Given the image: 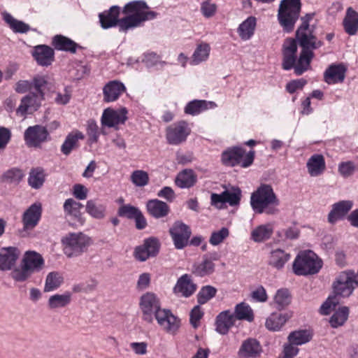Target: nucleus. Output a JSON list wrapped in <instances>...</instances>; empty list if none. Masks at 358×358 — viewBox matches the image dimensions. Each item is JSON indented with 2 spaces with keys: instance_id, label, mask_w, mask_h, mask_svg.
I'll use <instances>...</instances> for the list:
<instances>
[{
  "instance_id": "1",
  "label": "nucleus",
  "mask_w": 358,
  "mask_h": 358,
  "mask_svg": "<svg viewBox=\"0 0 358 358\" xmlns=\"http://www.w3.org/2000/svg\"><path fill=\"white\" fill-rule=\"evenodd\" d=\"M123 13L127 15L118 20L120 8L113 6L108 10L100 13L99 17L101 27L108 29L118 24L121 31H127L157 16L156 12L149 10V7L143 1H134L127 3L123 8Z\"/></svg>"
},
{
  "instance_id": "2",
  "label": "nucleus",
  "mask_w": 358,
  "mask_h": 358,
  "mask_svg": "<svg viewBox=\"0 0 358 358\" xmlns=\"http://www.w3.org/2000/svg\"><path fill=\"white\" fill-rule=\"evenodd\" d=\"M296 38L302 48L299 57V65L296 68V75L301 76L310 67L311 60L315 55L313 50L322 46L323 42L314 35L313 29L298 28Z\"/></svg>"
},
{
  "instance_id": "3",
  "label": "nucleus",
  "mask_w": 358,
  "mask_h": 358,
  "mask_svg": "<svg viewBox=\"0 0 358 358\" xmlns=\"http://www.w3.org/2000/svg\"><path fill=\"white\" fill-rule=\"evenodd\" d=\"M252 209L256 213L274 215L278 212L280 201L270 185H261L250 199Z\"/></svg>"
},
{
  "instance_id": "4",
  "label": "nucleus",
  "mask_w": 358,
  "mask_h": 358,
  "mask_svg": "<svg viewBox=\"0 0 358 358\" xmlns=\"http://www.w3.org/2000/svg\"><path fill=\"white\" fill-rule=\"evenodd\" d=\"M43 264L44 260L40 254L34 251H27L20 266L11 271L10 276L16 282L26 281L33 273L39 271Z\"/></svg>"
},
{
  "instance_id": "5",
  "label": "nucleus",
  "mask_w": 358,
  "mask_h": 358,
  "mask_svg": "<svg viewBox=\"0 0 358 358\" xmlns=\"http://www.w3.org/2000/svg\"><path fill=\"white\" fill-rule=\"evenodd\" d=\"M64 253L69 258L79 257L92 245L91 237L83 232L69 233L62 239Z\"/></svg>"
},
{
  "instance_id": "6",
  "label": "nucleus",
  "mask_w": 358,
  "mask_h": 358,
  "mask_svg": "<svg viewBox=\"0 0 358 358\" xmlns=\"http://www.w3.org/2000/svg\"><path fill=\"white\" fill-rule=\"evenodd\" d=\"M301 3L300 0H282L278 10V20L285 32L294 30L297 21Z\"/></svg>"
},
{
  "instance_id": "7",
  "label": "nucleus",
  "mask_w": 358,
  "mask_h": 358,
  "mask_svg": "<svg viewBox=\"0 0 358 358\" xmlns=\"http://www.w3.org/2000/svg\"><path fill=\"white\" fill-rule=\"evenodd\" d=\"M322 260L313 251L300 252L293 263V271L298 275H313L322 268Z\"/></svg>"
},
{
  "instance_id": "8",
  "label": "nucleus",
  "mask_w": 358,
  "mask_h": 358,
  "mask_svg": "<svg viewBox=\"0 0 358 358\" xmlns=\"http://www.w3.org/2000/svg\"><path fill=\"white\" fill-rule=\"evenodd\" d=\"M254 158V150L245 153V150L239 147L229 148L222 154V162L228 166L241 165V167L247 168L253 163Z\"/></svg>"
},
{
  "instance_id": "9",
  "label": "nucleus",
  "mask_w": 358,
  "mask_h": 358,
  "mask_svg": "<svg viewBox=\"0 0 358 358\" xmlns=\"http://www.w3.org/2000/svg\"><path fill=\"white\" fill-rule=\"evenodd\" d=\"M139 306L142 311L143 320L148 323L153 322L154 316L162 309L159 299L152 292H146L142 295Z\"/></svg>"
},
{
  "instance_id": "10",
  "label": "nucleus",
  "mask_w": 358,
  "mask_h": 358,
  "mask_svg": "<svg viewBox=\"0 0 358 358\" xmlns=\"http://www.w3.org/2000/svg\"><path fill=\"white\" fill-rule=\"evenodd\" d=\"M297 48L296 41L291 38H288L285 40L282 48V68L285 71L294 69L296 75V68L299 65V59H297Z\"/></svg>"
},
{
  "instance_id": "11",
  "label": "nucleus",
  "mask_w": 358,
  "mask_h": 358,
  "mask_svg": "<svg viewBox=\"0 0 358 358\" xmlns=\"http://www.w3.org/2000/svg\"><path fill=\"white\" fill-rule=\"evenodd\" d=\"M169 234L175 248L182 250L188 245L192 231L189 227L182 222L176 221L170 227Z\"/></svg>"
},
{
  "instance_id": "12",
  "label": "nucleus",
  "mask_w": 358,
  "mask_h": 358,
  "mask_svg": "<svg viewBox=\"0 0 358 358\" xmlns=\"http://www.w3.org/2000/svg\"><path fill=\"white\" fill-rule=\"evenodd\" d=\"M41 213L42 208L40 203H34L25 210L22 217L23 224V228L20 230L22 236L29 235L30 231L38 224Z\"/></svg>"
},
{
  "instance_id": "13",
  "label": "nucleus",
  "mask_w": 358,
  "mask_h": 358,
  "mask_svg": "<svg viewBox=\"0 0 358 358\" xmlns=\"http://www.w3.org/2000/svg\"><path fill=\"white\" fill-rule=\"evenodd\" d=\"M191 129L185 121L174 123L166 128V138L171 145H178L185 141L190 134Z\"/></svg>"
},
{
  "instance_id": "14",
  "label": "nucleus",
  "mask_w": 358,
  "mask_h": 358,
  "mask_svg": "<svg viewBox=\"0 0 358 358\" xmlns=\"http://www.w3.org/2000/svg\"><path fill=\"white\" fill-rule=\"evenodd\" d=\"M352 278L351 271L339 273L332 285L334 296L348 297L352 294L355 286Z\"/></svg>"
},
{
  "instance_id": "15",
  "label": "nucleus",
  "mask_w": 358,
  "mask_h": 358,
  "mask_svg": "<svg viewBox=\"0 0 358 358\" xmlns=\"http://www.w3.org/2000/svg\"><path fill=\"white\" fill-rule=\"evenodd\" d=\"M160 248V243L158 238L150 237L144 240L143 243L136 246L134 249V256L140 261L145 262L150 257L157 255Z\"/></svg>"
},
{
  "instance_id": "16",
  "label": "nucleus",
  "mask_w": 358,
  "mask_h": 358,
  "mask_svg": "<svg viewBox=\"0 0 358 358\" xmlns=\"http://www.w3.org/2000/svg\"><path fill=\"white\" fill-rule=\"evenodd\" d=\"M154 317L158 324L169 334H175L180 326V320L169 310L162 308Z\"/></svg>"
},
{
  "instance_id": "17",
  "label": "nucleus",
  "mask_w": 358,
  "mask_h": 358,
  "mask_svg": "<svg viewBox=\"0 0 358 358\" xmlns=\"http://www.w3.org/2000/svg\"><path fill=\"white\" fill-rule=\"evenodd\" d=\"M48 136L46 128L41 125L29 127L24 132V141L29 147H39L47 140Z\"/></svg>"
},
{
  "instance_id": "18",
  "label": "nucleus",
  "mask_w": 358,
  "mask_h": 358,
  "mask_svg": "<svg viewBox=\"0 0 358 358\" xmlns=\"http://www.w3.org/2000/svg\"><path fill=\"white\" fill-rule=\"evenodd\" d=\"M21 255L16 247H4L0 249V271H10L16 264Z\"/></svg>"
},
{
  "instance_id": "19",
  "label": "nucleus",
  "mask_w": 358,
  "mask_h": 358,
  "mask_svg": "<svg viewBox=\"0 0 358 358\" xmlns=\"http://www.w3.org/2000/svg\"><path fill=\"white\" fill-rule=\"evenodd\" d=\"M262 352L260 343L253 338H248L243 341L238 351L239 358H257Z\"/></svg>"
},
{
  "instance_id": "20",
  "label": "nucleus",
  "mask_w": 358,
  "mask_h": 358,
  "mask_svg": "<svg viewBox=\"0 0 358 358\" xmlns=\"http://www.w3.org/2000/svg\"><path fill=\"white\" fill-rule=\"evenodd\" d=\"M127 110L126 108H122L119 110H115L110 108L104 110L101 123L108 127H115L119 124H123L127 120Z\"/></svg>"
},
{
  "instance_id": "21",
  "label": "nucleus",
  "mask_w": 358,
  "mask_h": 358,
  "mask_svg": "<svg viewBox=\"0 0 358 358\" xmlns=\"http://www.w3.org/2000/svg\"><path fill=\"white\" fill-rule=\"evenodd\" d=\"M353 206V202L350 200H343L335 203L328 215V221L333 224L338 220H343Z\"/></svg>"
},
{
  "instance_id": "22",
  "label": "nucleus",
  "mask_w": 358,
  "mask_h": 358,
  "mask_svg": "<svg viewBox=\"0 0 358 358\" xmlns=\"http://www.w3.org/2000/svg\"><path fill=\"white\" fill-rule=\"evenodd\" d=\"M43 98L44 94H36V92H31L25 96L21 100V103L17 109V113L23 116L29 109L36 110Z\"/></svg>"
},
{
  "instance_id": "23",
  "label": "nucleus",
  "mask_w": 358,
  "mask_h": 358,
  "mask_svg": "<svg viewBox=\"0 0 358 358\" xmlns=\"http://www.w3.org/2000/svg\"><path fill=\"white\" fill-rule=\"evenodd\" d=\"M32 56L38 64L48 66L54 61L55 52L50 47L45 45H39L34 47Z\"/></svg>"
},
{
  "instance_id": "24",
  "label": "nucleus",
  "mask_w": 358,
  "mask_h": 358,
  "mask_svg": "<svg viewBox=\"0 0 358 358\" xmlns=\"http://www.w3.org/2000/svg\"><path fill=\"white\" fill-rule=\"evenodd\" d=\"M126 91L124 85L118 80L108 82L103 88V101L113 102Z\"/></svg>"
},
{
  "instance_id": "25",
  "label": "nucleus",
  "mask_w": 358,
  "mask_h": 358,
  "mask_svg": "<svg viewBox=\"0 0 358 358\" xmlns=\"http://www.w3.org/2000/svg\"><path fill=\"white\" fill-rule=\"evenodd\" d=\"M234 314L230 310H224L218 314L216 317L215 326L216 331L222 334H227L230 328L232 327L236 322Z\"/></svg>"
},
{
  "instance_id": "26",
  "label": "nucleus",
  "mask_w": 358,
  "mask_h": 358,
  "mask_svg": "<svg viewBox=\"0 0 358 358\" xmlns=\"http://www.w3.org/2000/svg\"><path fill=\"white\" fill-rule=\"evenodd\" d=\"M196 287L197 286L192 282L191 276L188 274H185L178 278L173 291L174 293L187 298L195 292Z\"/></svg>"
},
{
  "instance_id": "27",
  "label": "nucleus",
  "mask_w": 358,
  "mask_h": 358,
  "mask_svg": "<svg viewBox=\"0 0 358 358\" xmlns=\"http://www.w3.org/2000/svg\"><path fill=\"white\" fill-rule=\"evenodd\" d=\"M346 68L343 64H331L324 73V81L331 85L343 82Z\"/></svg>"
},
{
  "instance_id": "28",
  "label": "nucleus",
  "mask_w": 358,
  "mask_h": 358,
  "mask_svg": "<svg viewBox=\"0 0 358 358\" xmlns=\"http://www.w3.org/2000/svg\"><path fill=\"white\" fill-rule=\"evenodd\" d=\"M308 172L312 177H317L323 173L326 169L325 160L322 155H312L306 163Z\"/></svg>"
},
{
  "instance_id": "29",
  "label": "nucleus",
  "mask_w": 358,
  "mask_h": 358,
  "mask_svg": "<svg viewBox=\"0 0 358 358\" xmlns=\"http://www.w3.org/2000/svg\"><path fill=\"white\" fill-rule=\"evenodd\" d=\"M83 205L73 199H68L64 203V210L67 216L74 219L80 224L85 223V218L83 216L80 209Z\"/></svg>"
},
{
  "instance_id": "30",
  "label": "nucleus",
  "mask_w": 358,
  "mask_h": 358,
  "mask_svg": "<svg viewBox=\"0 0 358 358\" xmlns=\"http://www.w3.org/2000/svg\"><path fill=\"white\" fill-rule=\"evenodd\" d=\"M291 317V313H273L266 319L265 326L270 331H279Z\"/></svg>"
},
{
  "instance_id": "31",
  "label": "nucleus",
  "mask_w": 358,
  "mask_h": 358,
  "mask_svg": "<svg viewBox=\"0 0 358 358\" xmlns=\"http://www.w3.org/2000/svg\"><path fill=\"white\" fill-rule=\"evenodd\" d=\"M146 207L150 215L157 219L166 216L170 210L167 203L158 199L148 201Z\"/></svg>"
},
{
  "instance_id": "32",
  "label": "nucleus",
  "mask_w": 358,
  "mask_h": 358,
  "mask_svg": "<svg viewBox=\"0 0 358 358\" xmlns=\"http://www.w3.org/2000/svg\"><path fill=\"white\" fill-rule=\"evenodd\" d=\"M84 138L83 134L79 131L69 134L61 146V152L66 156L69 155L73 150L79 146L78 141L83 140Z\"/></svg>"
},
{
  "instance_id": "33",
  "label": "nucleus",
  "mask_w": 358,
  "mask_h": 358,
  "mask_svg": "<svg viewBox=\"0 0 358 358\" xmlns=\"http://www.w3.org/2000/svg\"><path fill=\"white\" fill-rule=\"evenodd\" d=\"M197 176L192 169H185L176 176L175 182L180 188H189L195 185Z\"/></svg>"
},
{
  "instance_id": "34",
  "label": "nucleus",
  "mask_w": 358,
  "mask_h": 358,
  "mask_svg": "<svg viewBox=\"0 0 358 358\" xmlns=\"http://www.w3.org/2000/svg\"><path fill=\"white\" fill-rule=\"evenodd\" d=\"M85 211L92 218L100 220L106 217V206L96 199H90L86 203Z\"/></svg>"
},
{
  "instance_id": "35",
  "label": "nucleus",
  "mask_w": 358,
  "mask_h": 358,
  "mask_svg": "<svg viewBox=\"0 0 358 358\" xmlns=\"http://www.w3.org/2000/svg\"><path fill=\"white\" fill-rule=\"evenodd\" d=\"M343 27L345 32L349 35H355L358 31V13L351 7L347 9L343 20Z\"/></svg>"
},
{
  "instance_id": "36",
  "label": "nucleus",
  "mask_w": 358,
  "mask_h": 358,
  "mask_svg": "<svg viewBox=\"0 0 358 358\" xmlns=\"http://www.w3.org/2000/svg\"><path fill=\"white\" fill-rule=\"evenodd\" d=\"M257 20L255 17H248L238 27L237 32L243 41H248L254 35Z\"/></svg>"
},
{
  "instance_id": "37",
  "label": "nucleus",
  "mask_w": 358,
  "mask_h": 358,
  "mask_svg": "<svg viewBox=\"0 0 358 358\" xmlns=\"http://www.w3.org/2000/svg\"><path fill=\"white\" fill-rule=\"evenodd\" d=\"M71 296V293L69 292H65L62 294H53L48 299V306L51 310L65 308L70 304Z\"/></svg>"
},
{
  "instance_id": "38",
  "label": "nucleus",
  "mask_w": 358,
  "mask_h": 358,
  "mask_svg": "<svg viewBox=\"0 0 358 358\" xmlns=\"http://www.w3.org/2000/svg\"><path fill=\"white\" fill-rule=\"evenodd\" d=\"M192 271L196 276L203 277L210 275L215 271V264L207 255H204L203 261L200 263L194 264Z\"/></svg>"
},
{
  "instance_id": "39",
  "label": "nucleus",
  "mask_w": 358,
  "mask_h": 358,
  "mask_svg": "<svg viewBox=\"0 0 358 358\" xmlns=\"http://www.w3.org/2000/svg\"><path fill=\"white\" fill-rule=\"evenodd\" d=\"M215 106V103L213 101L194 100L187 104L185 108V113L189 115H195L208 108H213Z\"/></svg>"
},
{
  "instance_id": "40",
  "label": "nucleus",
  "mask_w": 358,
  "mask_h": 358,
  "mask_svg": "<svg viewBox=\"0 0 358 358\" xmlns=\"http://www.w3.org/2000/svg\"><path fill=\"white\" fill-rule=\"evenodd\" d=\"M52 45L55 49L75 53L78 44L71 39L62 35H56L52 39Z\"/></svg>"
},
{
  "instance_id": "41",
  "label": "nucleus",
  "mask_w": 358,
  "mask_h": 358,
  "mask_svg": "<svg viewBox=\"0 0 358 358\" xmlns=\"http://www.w3.org/2000/svg\"><path fill=\"white\" fill-rule=\"evenodd\" d=\"M210 47L206 43H201L199 44L192 57L190 64L196 66L200 63L206 61L210 55Z\"/></svg>"
},
{
  "instance_id": "42",
  "label": "nucleus",
  "mask_w": 358,
  "mask_h": 358,
  "mask_svg": "<svg viewBox=\"0 0 358 358\" xmlns=\"http://www.w3.org/2000/svg\"><path fill=\"white\" fill-rule=\"evenodd\" d=\"M290 259V255L281 249H276L271 252L268 264L277 269L282 268Z\"/></svg>"
},
{
  "instance_id": "43",
  "label": "nucleus",
  "mask_w": 358,
  "mask_h": 358,
  "mask_svg": "<svg viewBox=\"0 0 358 358\" xmlns=\"http://www.w3.org/2000/svg\"><path fill=\"white\" fill-rule=\"evenodd\" d=\"M292 301V296L286 288L277 290L273 297V305L278 310H282L288 306Z\"/></svg>"
},
{
  "instance_id": "44",
  "label": "nucleus",
  "mask_w": 358,
  "mask_h": 358,
  "mask_svg": "<svg viewBox=\"0 0 358 358\" xmlns=\"http://www.w3.org/2000/svg\"><path fill=\"white\" fill-rule=\"evenodd\" d=\"M3 16L4 21L15 33L24 34L29 31L30 27L29 24L14 18L10 14L5 13Z\"/></svg>"
},
{
  "instance_id": "45",
  "label": "nucleus",
  "mask_w": 358,
  "mask_h": 358,
  "mask_svg": "<svg viewBox=\"0 0 358 358\" xmlns=\"http://www.w3.org/2000/svg\"><path fill=\"white\" fill-rule=\"evenodd\" d=\"M288 341L295 345H301L309 342L312 338V334L306 329L292 331L288 336Z\"/></svg>"
},
{
  "instance_id": "46",
  "label": "nucleus",
  "mask_w": 358,
  "mask_h": 358,
  "mask_svg": "<svg viewBox=\"0 0 358 358\" xmlns=\"http://www.w3.org/2000/svg\"><path fill=\"white\" fill-rule=\"evenodd\" d=\"M273 234V227L271 224H262L252 230V238L255 242H262L268 239Z\"/></svg>"
},
{
  "instance_id": "47",
  "label": "nucleus",
  "mask_w": 358,
  "mask_h": 358,
  "mask_svg": "<svg viewBox=\"0 0 358 358\" xmlns=\"http://www.w3.org/2000/svg\"><path fill=\"white\" fill-rule=\"evenodd\" d=\"M63 283V277L58 272H50L48 274L45 286H44V292H49L59 288L61 285Z\"/></svg>"
},
{
  "instance_id": "48",
  "label": "nucleus",
  "mask_w": 358,
  "mask_h": 358,
  "mask_svg": "<svg viewBox=\"0 0 358 358\" xmlns=\"http://www.w3.org/2000/svg\"><path fill=\"white\" fill-rule=\"evenodd\" d=\"M236 320L252 322L254 319L253 311L250 306L245 303H241L235 307Z\"/></svg>"
},
{
  "instance_id": "49",
  "label": "nucleus",
  "mask_w": 358,
  "mask_h": 358,
  "mask_svg": "<svg viewBox=\"0 0 358 358\" xmlns=\"http://www.w3.org/2000/svg\"><path fill=\"white\" fill-rule=\"evenodd\" d=\"M348 315L349 308L346 306L341 307L330 317L329 323L333 328L343 326L347 321Z\"/></svg>"
},
{
  "instance_id": "50",
  "label": "nucleus",
  "mask_w": 358,
  "mask_h": 358,
  "mask_svg": "<svg viewBox=\"0 0 358 358\" xmlns=\"http://www.w3.org/2000/svg\"><path fill=\"white\" fill-rule=\"evenodd\" d=\"M45 181L43 170L41 168L32 169L30 171L28 182L29 185L34 189L40 188Z\"/></svg>"
},
{
  "instance_id": "51",
  "label": "nucleus",
  "mask_w": 358,
  "mask_h": 358,
  "mask_svg": "<svg viewBox=\"0 0 358 358\" xmlns=\"http://www.w3.org/2000/svg\"><path fill=\"white\" fill-rule=\"evenodd\" d=\"M217 289L210 285L203 287L197 294V301L199 304H204L216 294Z\"/></svg>"
},
{
  "instance_id": "52",
  "label": "nucleus",
  "mask_w": 358,
  "mask_h": 358,
  "mask_svg": "<svg viewBox=\"0 0 358 358\" xmlns=\"http://www.w3.org/2000/svg\"><path fill=\"white\" fill-rule=\"evenodd\" d=\"M131 182L137 187L145 186L149 182V176L147 172L142 170H136L131 175Z\"/></svg>"
},
{
  "instance_id": "53",
  "label": "nucleus",
  "mask_w": 358,
  "mask_h": 358,
  "mask_svg": "<svg viewBox=\"0 0 358 358\" xmlns=\"http://www.w3.org/2000/svg\"><path fill=\"white\" fill-rule=\"evenodd\" d=\"M229 235V231L227 227H222L220 230L212 232L209 243L212 245H217L223 242Z\"/></svg>"
},
{
  "instance_id": "54",
  "label": "nucleus",
  "mask_w": 358,
  "mask_h": 358,
  "mask_svg": "<svg viewBox=\"0 0 358 358\" xmlns=\"http://www.w3.org/2000/svg\"><path fill=\"white\" fill-rule=\"evenodd\" d=\"M141 210L135 206L129 204L123 205L118 209V215L128 219H134Z\"/></svg>"
},
{
  "instance_id": "55",
  "label": "nucleus",
  "mask_w": 358,
  "mask_h": 358,
  "mask_svg": "<svg viewBox=\"0 0 358 358\" xmlns=\"http://www.w3.org/2000/svg\"><path fill=\"white\" fill-rule=\"evenodd\" d=\"M217 8L216 3H213L210 0H206L201 3L200 10L205 17L210 18L215 15Z\"/></svg>"
},
{
  "instance_id": "56",
  "label": "nucleus",
  "mask_w": 358,
  "mask_h": 358,
  "mask_svg": "<svg viewBox=\"0 0 358 358\" xmlns=\"http://www.w3.org/2000/svg\"><path fill=\"white\" fill-rule=\"evenodd\" d=\"M226 203H229L231 206L238 204L241 200V192L239 188L233 189L231 191H224Z\"/></svg>"
},
{
  "instance_id": "57",
  "label": "nucleus",
  "mask_w": 358,
  "mask_h": 358,
  "mask_svg": "<svg viewBox=\"0 0 358 358\" xmlns=\"http://www.w3.org/2000/svg\"><path fill=\"white\" fill-rule=\"evenodd\" d=\"M338 299L336 296H329L327 301L320 307V313L322 315H329L332 309H334L338 304Z\"/></svg>"
},
{
  "instance_id": "58",
  "label": "nucleus",
  "mask_w": 358,
  "mask_h": 358,
  "mask_svg": "<svg viewBox=\"0 0 358 358\" xmlns=\"http://www.w3.org/2000/svg\"><path fill=\"white\" fill-rule=\"evenodd\" d=\"M355 170V166L352 162H341L338 165V172L344 178L352 176Z\"/></svg>"
},
{
  "instance_id": "59",
  "label": "nucleus",
  "mask_w": 358,
  "mask_h": 358,
  "mask_svg": "<svg viewBox=\"0 0 358 358\" xmlns=\"http://www.w3.org/2000/svg\"><path fill=\"white\" fill-rule=\"evenodd\" d=\"M203 315V312L202 311L201 307L198 305L193 308V309L190 312V324L192 325L194 328H197L199 325V321L202 318Z\"/></svg>"
},
{
  "instance_id": "60",
  "label": "nucleus",
  "mask_w": 358,
  "mask_h": 358,
  "mask_svg": "<svg viewBox=\"0 0 358 358\" xmlns=\"http://www.w3.org/2000/svg\"><path fill=\"white\" fill-rule=\"evenodd\" d=\"M23 177V173L21 170L13 169L8 171L4 174L6 180L10 182H18Z\"/></svg>"
},
{
  "instance_id": "61",
  "label": "nucleus",
  "mask_w": 358,
  "mask_h": 358,
  "mask_svg": "<svg viewBox=\"0 0 358 358\" xmlns=\"http://www.w3.org/2000/svg\"><path fill=\"white\" fill-rule=\"evenodd\" d=\"M306 83L307 81L303 78L292 80L287 84L286 90L290 94H293L297 90L302 89Z\"/></svg>"
},
{
  "instance_id": "62",
  "label": "nucleus",
  "mask_w": 358,
  "mask_h": 358,
  "mask_svg": "<svg viewBox=\"0 0 358 358\" xmlns=\"http://www.w3.org/2000/svg\"><path fill=\"white\" fill-rule=\"evenodd\" d=\"M251 296L255 301L258 302H265L268 299L266 289L262 286H259L252 291Z\"/></svg>"
},
{
  "instance_id": "63",
  "label": "nucleus",
  "mask_w": 358,
  "mask_h": 358,
  "mask_svg": "<svg viewBox=\"0 0 358 358\" xmlns=\"http://www.w3.org/2000/svg\"><path fill=\"white\" fill-rule=\"evenodd\" d=\"M98 126L94 121H89L87 124V134L91 142H96L99 136Z\"/></svg>"
},
{
  "instance_id": "64",
  "label": "nucleus",
  "mask_w": 358,
  "mask_h": 358,
  "mask_svg": "<svg viewBox=\"0 0 358 358\" xmlns=\"http://www.w3.org/2000/svg\"><path fill=\"white\" fill-rule=\"evenodd\" d=\"M299 352V348L294 344L289 343L284 345V358H294Z\"/></svg>"
}]
</instances>
